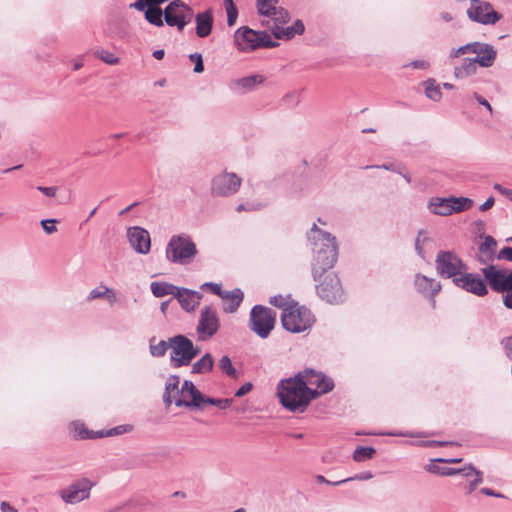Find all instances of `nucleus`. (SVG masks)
Returning a JSON list of instances; mask_svg holds the SVG:
<instances>
[{"instance_id": "nucleus-1", "label": "nucleus", "mask_w": 512, "mask_h": 512, "mask_svg": "<svg viewBox=\"0 0 512 512\" xmlns=\"http://www.w3.org/2000/svg\"><path fill=\"white\" fill-rule=\"evenodd\" d=\"M308 238L313 241L315 253L312 264L313 279L319 281L337 261L338 246L336 238L330 233L318 228L316 224H313Z\"/></svg>"}, {"instance_id": "nucleus-2", "label": "nucleus", "mask_w": 512, "mask_h": 512, "mask_svg": "<svg viewBox=\"0 0 512 512\" xmlns=\"http://www.w3.org/2000/svg\"><path fill=\"white\" fill-rule=\"evenodd\" d=\"M302 375L283 379L277 386V396L280 403L292 412H303L310 402L318 397V393L305 386Z\"/></svg>"}, {"instance_id": "nucleus-3", "label": "nucleus", "mask_w": 512, "mask_h": 512, "mask_svg": "<svg viewBox=\"0 0 512 512\" xmlns=\"http://www.w3.org/2000/svg\"><path fill=\"white\" fill-rule=\"evenodd\" d=\"M198 251L195 243L188 235H174L166 246V259L174 264H190Z\"/></svg>"}, {"instance_id": "nucleus-4", "label": "nucleus", "mask_w": 512, "mask_h": 512, "mask_svg": "<svg viewBox=\"0 0 512 512\" xmlns=\"http://www.w3.org/2000/svg\"><path fill=\"white\" fill-rule=\"evenodd\" d=\"M234 44L240 52H251L258 48H272L278 45L265 31H255L247 26L238 28L234 33Z\"/></svg>"}, {"instance_id": "nucleus-5", "label": "nucleus", "mask_w": 512, "mask_h": 512, "mask_svg": "<svg viewBox=\"0 0 512 512\" xmlns=\"http://www.w3.org/2000/svg\"><path fill=\"white\" fill-rule=\"evenodd\" d=\"M282 326L292 333H300L311 328L314 317L311 311L298 303L289 304L281 314Z\"/></svg>"}, {"instance_id": "nucleus-6", "label": "nucleus", "mask_w": 512, "mask_h": 512, "mask_svg": "<svg viewBox=\"0 0 512 512\" xmlns=\"http://www.w3.org/2000/svg\"><path fill=\"white\" fill-rule=\"evenodd\" d=\"M481 271L493 291L505 293L503 303L508 309H512V270L508 272L489 265Z\"/></svg>"}, {"instance_id": "nucleus-7", "label": "nucleus", "mask_w": 512, "mask_h": 512, "mask_svg": "<svg viewBox=\"0 0 512 512\" xmlns=\"http://www.w3.org/2000/svg\"><path fill=\"white\" fill-rule=\"evenodd\" d=\"M276 312L262 305H255L249 316L248 326L262 339L268 338L276 323Z\"/></svg>"}, {"instance_id": "nucleus-8", "label": "nucleus", "mask_w": 512, "mask_h": 512, "mask_svg": "<svg viewBox=\"0 0 512 512\" xmlns=\"http://www.w3.org/2000/svg\"><path fill=\"white\" fill-rule=\"evenodd\" d=\"M171 348V362L175 368L190 364L199 353L200 349L184 335H176L169 339Z\"/></svg>"}, {"instance_id": "nucleus-9", "label": "nucleus", "mask_w": 512, "mask_h": 512, "mask_svg": "<svg viewBox=\"0 0 512 512\" xmlns=\"http://www.w3.org/2000/svg\"><path fill=\"white\" fill-rule=\"evenodd\" d=\"M218 311L212 304L203 306L199 311L196 333L200 341H207L214 337L220 329Z\"/></svg>"}, {"instance_id": "nucleus-10", "label": "nucleus", "mask_w": 512, "mask_h": 512, "mask_svg": "<svg viewBox=\"0 0 512 512\" xmlns=\"http://www.w3.org/2000/svg\"><path fill=\"white\" fill-rule=\"evenodd\" d=\"M437 273L444 278H458L467 270L466 264L453 251L441 250L435 259Z\"/></svg>"}, {"instance_id": "nucleus-11", "label": "nucleus", "mask_w": 512, "mask_h": 512, "mask_svg": "<svg viewBox=\"0 0 512 512\" xmlns=\"http://www.w3.org/2000/svg\"><path fill=\"white\" fill-rule=\"evenodd\" d=\"M193 19V10L181 0L171 1L164 9V20L170 27L183 31Z\"/></svg>"}, {"instance_id": "nucleus-12", "label": "nucleus", "mask_w": 512, "mask_h": 512, "mask_svg": "<svg viewBox=\"0 0 512 512\" xmlns=\"http://www.w3.org/2000/svg\"><path fill=\"white\" fill-rule=\"evenodd\" d=\"M467 15L471 21L483 25H493L501 19V15L493 9L489 2L484 0H470Z\"/></svg>"}, {"instance_id": "nucleus-13", "label": "nucleus", "mask_w": 512, "mask_h": 512, "mask_svg": "<svg viewBox=\"0 0 512 512\" xmlns=\"http://www.w3.org/2000/svg\"><path fill=\"white\" fill-rule=\"evenodd\" d=\"M317 294L328 303H337L342 299L343 290L338 276L330 272L316 286Z\"/></svg>"}, {"instance_id": "nucleus-14", "label": "nucleus", "mask_w": 512, "mask_h": 512, "mask_svg": "<svg viewBox=\"0 0 512 512\" xmlns=\"http://www.w3.org/2000/svg\"><path fill=\"white\" fill-rule=\"evenodd\" d=\"M241 186V178L235 173L223 172L215 176L211 183V191L217 196L235 194Z\"/></svg>"}, {"instance_id": "nucleus-15", "label": "nucleus", "mask_w": 512, "mask_h": 512, "mask_svg": "<svg viewBox=\"0 0 512 512\" xmlns=\"http://www.w3.org/2000/svg\"><path fill=\"white\" fill-rule=\"evenodd\" d=\"M94 483L87 478L74 481L67 488L60 491V496L65 503L76 504L90 496V490Z\"/></svg>"}, {"instance_id": "nucleus-16", "label": "nucleus", "mask_w": 512, "mask_h": 512, "mask_svg": "<svg viewBox=\"0 0 512 512\" xmlns=\"http://www.w3.org/2000/svg\"><path fill=\"white\" fill-rule=\"evenodd\" d=\"M298 374L302 375V382L305 386L312 388L318 393V396L330 392L334 388L333 380L327 378L320 372H316L313 369H307Z\"/></svg>"}, {"instance_id": "nucleus-17", "label": "nucleus", "mask_w": 512, "mask_h": 512, "mask_svg": "<svg viewBox=\"0 0 512 512\" xmlns=\"http://www.w3.org/2000/svg\"><path fill=\"white\" fill-rule=\"evenodd\" d=\"M454 284L476 296L482 297L488 293L485 281L477 274L463 272L458 278H454Z\"/></svg>"}, {"instance_id": "nucleus-18", "label": "nucleus", "mask_w": 512, "mask_h": 512, "mask_svg": "<svg viewBox=\"0 0 512 512\" xmlns=\"http://www.w3.org/2000/svg\"><path fill=\"white\" fill-rule=\"evenodd\" d=\"M181 397H177V407L201 409L203 394L196 388L193 382L185 380L180 389Z\"/></svg>"}, {"instance_id": "nucleus-19", "label": "nucleus", "mask_w": 512, "mask_h": 512, "mask_svg": "<svg viewBox=\"0 0 512 512\" xmlns=\"http://www.w3.org/2000/svg\"><path fill=\"white\" fill-rule=\"evenodd\" d=\"M130 245L140 254H147L151 248L150 235L144 228L135 226L127 231Z\"/></svg>"}, {"instance_id": "nucleus-20", "label": "nucleus", "mask_w": 512, "mask_h": 512, "mask_svg": "<svg viewBox=\"0 0 512 512\" xmlns=\"http://www.w3.org/2000/svg\"><path fill=\"white\" fill-rule=\"evenodd\" d=\"M203 295L195 290L179 287L174 298L185 312H193L200 304Z\"/></svg>"}, {"instance_id": "nucleus-21", "label": "nucleus", "mask_w": 512, "mask_h": 512, "mask_svg": "<svg viewBox=\"0 0 512 512\" xmlns=\"http://www.w3.org/2000/svg\"><path fill=\"white\" fill-rule=\"evenodd\" d=\"M243 292L241 289L236 288L232 291H225L220 297L223 301L222 310L225 313H234L239 308L243 301Z\"/></svg>"}, {"instance_id": "nucleus-22", "label": "nucleus", "mask_w": 512, "mask_h": 512, "mask_svg": "<svg viewBox=\"0 0 512 512\" xmlns=\"http://www.w3.org/2000/svg\"><path fill=\"white\" fill-rule=\"evenodd\" d=\"M180 377L177 375H170L165 383V390L163 394V402L166 406H170L173 402L176 405L177 397H181L179 388Z\"/></svg>"}, {"instance_id": "nucleus-23", "label": "nucleus", "mask_w": 512, "mask_h": 512, "mask_svg": "<svg viewBox=\"0 0 512 512\" xmlns=\"http://www.w3.org/2000/svg\"><path fill=\"white\" fill-rule=\"evenodd\" d=\"M415 286L420 293L431 297H434L441 289L440 282L421 274L416 275Z\"/></svg>"}, {"instance_id": "nucleus-24", "label": "nucleus", "mask_w": 512, "mask_h": 512, "mask_svg": "<svg viewBox=\"0 0 512 512\" xmlns=\"http://www.w3.org/2000/svg\"><path fill=\"white\" fill-rule=\"evenodd\" d=\"M196 21V34L200 38H205L210 35L213 28V14L211 10H206L198 13L195 16Z\"/></svg>"}, {"instance_id": "nucleus-25", "label": "nucleus", "mask_w": 512, "mask_h": 512, "mask_svg": "<svg viewBox=\"0 0 512 512\" xmlns=\"http://www.w3.org/2000/svg\"><path fill=\"white\" fill-rule=\"evenodd\" d=\"M458 474L464 478H467L469 481L467 486V494H471L483 481L482 473L476 470L471 464L463 468H459Z\"/></svg>"}, {"instance_id": "nucleus-26", "label": "nucleus", "mask_w": 512, "mask_h": 512, "mask_svg": "<svg viewBox=\"0 0 512 512\" xmlns=\"http://www.w3.org/2000/svg\"><path fill=\"white\" fill-rule=\"evenodd\" d=\"M429 208L433 214L447 216L454 213L452 198H432L429 202Z\"/></svg>"}, {"instance_id": "nucleus-27", "label": "nucleus", "mask_w": 512, "mask_h": 512, "mask_svg": "<svg viewBox=\"0 0 512 512\" xmlns=\"http://www.w3.org/2000/svg\"><path fill=\"white\" fill-rule=\"evenodd\" d=\"M264 78L261 75H250L232 82V87L238 92H246L261 84Z\"/></svg>"}, {"instance_id": "nucleus-28", "label": "nucleus", "mask_w": 512, "mask_h": 512, "mask_svg": "<svg viewBox=\"0 0 512 512\" xmlns=\"http://www.w3.org/2000/svg\"><path fill=\"white\" fill-rule=\"evenodd\" d=\"M150 288L155 297L161 298L167 295L175 297L179 287L165 281H154L151 282Z\"/></svg>"}, {"instance_id": "nucleus-29", "label": "nucleus", "mask_w": 512, "mask_h": 512, "mask_svg": "<svg viewBox=\"0 0 512 512\" xmlns=\"http://www.w3.org/2000/svg\"><path fill=\"white\" fill-rule=\"evenodd\" d=\"M477 72V64L473 60V58H464L462 63L459 66H455L454 68V76L457 79H464L475 75Z\"/></svg>"}, {"instance_id": "nucleus-30", "label": "nucleus", "mask_w": 512, "mask_h": 512, "mask_svg": "<svg viewBox=\"0 0 512 512\" xmlns=\"http://www.w3.org/2000/svg\"><path fill=\"white\" fill-rule=\"evenodd\" d=\"M440 463H444L443 458H437V459L431 460V462L429 464H426L424 466V469L431 474H436V475H441V476H452V475L458 474L459 469L452 468V467H443V466L439 465Z\"/></svg>"}, {"instance_id": "nucleus-31", "label": "nucleus", "mask_w": 512, "mask_h": 512, "mask_svg": "<svg viewBox=\"0 0 512 512\" xmlns=\"http://www.w3.org/2000/svg\"><path fill=\"white\" fill-rule=\"evenodd\" d=\"M74 436L80 439H96L104 437V430L92 431L89 430L84 423L75 421L71 424Z\"/></svg>"}, {"instance_id": "nucleus-32", "label": "nucleus", "mask_w": 512, "mask_h": 512, "mask_svg": "<svg viewBox=\"0 0 512 512\" xmlns=\"http://www.w3.org/2000/svg\"><path fill=\"white\" fill-rule=\"evenodd\" d=\"M485 51L486 52H483L481 54H476V56L473 57V60L477 65L484 68H488L494 64L497 56V51L493 46L485 49Z\"/></svg>"}, {"instance_id": "nucleus-33", "label": "nucleus", "mask_w": 512, "mask_h": 512, "mask_svg": "<svg viewBox=\"0 0 512 512\" xmlns=\"http://www.w3.org/2000/svg\"><path fill=\"white\" fill-rule=\"evenodd\" d=\"M214 360L210 353H206L202 358L196 361L192 366V373L204 374L213 369Z\"/></svg>"}, {"instance_id": "nucleus-34", "label": "nucleus", "mask_w": 512, "mask_h": 512, "mask_svg": "<svg viewBox=\"0 0 512 512\" xmlns=\"http://www.w3.org/2000/svg\"><path fill=\"white\" fill-rule=\"evenodd\" d=\"M425 95L433 100V101H440L442 98V92L440 89V86L436 83L434 79H428L425 83Z\"/></svg>"}, {"instance_id": "nucleus-35", "label": "nucleus", "mask_w": 512, "mask_h": 512, "mask_svg": "<svg viewBox=\"0 0 512 512\" xmlns=\"http://www.w3.org/2000/svg\"><path fill=\"white\" fill-rule=\"evenodd\" d=\"M375 453L376 450L373 447L359 446L354 450L353 459L356 462H364L371 459Z\"/></svg>"}, {"instance_id": "nucleus-36", "label": "nucleus", "mask_w": 512, "mask_h": 512, "mask_svg": "<svg viewBox=\"0 0 512 512\" xmlns=\"http://www.w3.org/2000/svg\"><path fill=\"white\" fill-rule=\"evenodd\" d=\"M497 247V242L492 236H486L484 241L479 246V250L483 254H487L490 260L493 259L495 249Z\"/></svg>"}, {"instance_id": "nucleus-37", "label": "nucleus", "mask_w": 512, "mask_h": 512, "mask_svg": "<svg viewBox=\"0 0 512 512\" xmlns=\"http://www.w3.org/2000/svg\"><path fill=\"white\" fill-rule=\"evenodd\" d=\"M207 404L216 406L221 410H225L230 407V405L232 404V400L231 399H215V398H210V397L203 395V401H201V409H203L205 407V405H207Z\"/></svg>"}, {"instance_id": "nucleus-38", "label": "nucleus", "mask_w": 512, "mask_h": 512, "mask_svg": "<svg viewBox=\"0 0 512 512\" xmlns=\"http://www.w3.org/2000/svg\"><path fill=\"white\" fill-rule=\"evenodd\" d=\"M105 296L108 297L111 301H114L115 297H116V295L112 289H110L108 287H97L90 292L88 299L94 300V299L102 298Z\"/></svg>"}, {"instance_id": "nucleus-39", "label": "nucleus", "mask_w": 512, "mask_h": 512, "mask_svg": "<svg viewBox=\"0 0 512 512\" xmlns=\"http://www.w3.org/2000/svg\"><path fill=\"white\" fill-rule=\"evenodd\" d=\"M270 16H273L274 26L280 25L283 26L290 20V15L288 11L282 7H275L272 14Z\"/></svg>"}, {"instance_id": "nucleus-40", "label": "nucleus", "mask_w": 512, "mask_h": 512, "mask_svg": "<svg viewBox=\"0 0 512 512\" xmlns=\"http://www.w3.org/2000/svg\"><path fill=\"white\" fill-rule=\"evenodd\" d=\"M154 339L155 338L150 339L149 349H150L151 355L154 356V357H162V356H164L166 351H167V349L170 347L169 346V341L166 342L164 340H161L157 344H153Z\"/></svg>"}, {"instance_id": "nucleus-41", "label": "nucleus", "mask_w": 512, "mask_h": 512, "mask_svg": "<svg viewBox=\"0 0 512 512\" xmlns=\"http://www.w3.org/2000/svg\"><path fill=\"white\" fill-rule=\"evenodd\" d=\"M454 213L462 212L470 209L473 206V200L467 197H451Z\"/></svg>"}, {"instance_id": "nucleus-42", "label": "nucleus", "mask_w": 512, "mask_h": 512, "mask_svg": "<svg viewBox=\"0 0 512 512\" xmlns=\"http://www.w3.org/2000/svg\"><path fill=\"white\" fill-rule=\"evenodd\" d=\"M271 29H272L273 35L277 39H291L296 35L293 31L292 25L288 26V27L276 25V26L272 27Z\"/></svg>"}, {"instance_id": "nucleus-43", "label": "nucleus", "mask_w": 512, "mask_h": 512, "mask_svg": "<svg viewBox=\"0 0 512 512\" xmlns=\"http://www.w3.org/2000/svg\"><path fill=\"white\" fill-rule=\"evenodd\" d=\"M219 368L229 377L237 378V371L234 368L231 359L225 355L219 360Z\"/></svg>"}, {"instance_id": "nucleus-44", "label": "nucleus", "mask_w": 512, "mask_h": 512, "mask_svg": "<svg viewBox=\"0 0 512 512\" xmlns=\"http://www.w3.org/2000/svg\"><path fill=\"white\" fill-rule=\"evenodd\" d=\"M278 0H257L258 12L270 16L276 7Z\"/></svg>"}, {"instance_id": "nucleus-45", "label": "nucleus", "mask_w": 512, "mask_h": 512, "mask_svg": "<svg viewBox=\"0 0 512 512\" xmlns=\"http://www.w3.org/2000/svg\"><path fill=\"white\" fill-rule=\"evenodd\" d=\"M94 55L101 59L104 63L109 65H116L119 62V58L116 57L112 52L104 49L94 51Z\"/></svg>"}, {"instance_id": "nucleus-46", "label": "nucleus", "mask_w": 512, "mask_h": 512, "mask_svg": "<svg viewBox=\"0 0 512 512\" xmlns=\"http://www.w3.org/2000/svg\"><path fill=\"white\" fill-rule=\"evenodd\" d=\"M269 303L275 307L281 308L282 312L285 308H288L289 304L295 303L294 301L290 300V298H286L282 295H276L270 298Z\"/></svg>"}, {"instance_id": "nucleus-47", "label": "nucleus", "mask_w": 512, "mask_h": 512, "mask_svg": "<svg viewBox=\"0 0 512 512\" xmlns=\"http://www.w3.org/2000/svg\"><path fill=\"white\" fill-rule=\"evenodd\" d=\"M200 288L202 290H209L212 294L217 295L219 297H221L222 294L224 293V291H222L221 284L214 282H205L200 286Z\"/></svg>"}, {"instance_id": "nucleus-48", "label": "nucleus", "mask_w": 512, "mask_h": 512, "mask_svg": "<svg viewBox=\"0 0 512 512\" xmlns=\"http://www.w3.org/2000/svg\"><path fill=\"white\" fill-rule=\"evenodd\" d=\"M57 222H58L57 219H45V220H42L40 222V224H41L43 230L47 234H52L57 231V228L55 226V223H57Z\"/></svg>"}, {"instance_id": "nucleus-49", "label": "nucleus", "mask_w": 512, "mask_h": 512, "mask_svg": "<svg viewBox=\"0 0 512 512\" xmlns=\"http://www.w3.org/2000/svg\"><path fill=\"white\" fill-rule=\"evenodd\" d=\"M226 11H227V24H228V26H233L236 22L237 15H238L234 4L231 3V5H228L226 7Z\"/></svg>"}, {"instance_id": "nucleus-50", "label": "nucleus", "mask_w": 512, "mask_h": 512, "mask_svg": "<svg viewBox=\"0 0 512 512\" xmlns=\"http://www.w3.org/2000/svg\"><path fill=\"white\" fill-rule=\"evenodd\" d=\"M130 429H131V427L129 425H120V426L114 427L112 429H109L107 431H104V437L127 433L130 431Z\"/></svg>"}, {"instance_id": "nucleus-51", "label": "nucleus", "mask_w": 512, "mask_h": 512, "mask_svg": "<svg viewBox=\"0 0 512 512\" xmlns=\"http://www.w3.org/2000/svg\"><path fill=\"white\" fill-rule=\"evenodd\" d=\"M373 477V474L369 471H366V472H363V473H360L354 477H350V478H347V479H343V480H340V481H337L335 482L334 484L335 485H339V484H342V483H345V482H348V481H351V480H360V481H363V480H369Z\"/></svg>"}, {"instance_id": "nucleus-52", "label": "nucleus", "mask_w": 512, "mask_h": 512, "mask_svg": "<svg viewBox=\"0 0 512 512\" xmlns=\"http://www.w3.org/2000/svg\"><path fill=\"white\" fill-rule=\"evenodd\" d=\"M492 45L481 43V42H472L470 43V53L472 54H481L483 52H486L485 49L491 47Z\"/></svg>"}, {"instance_id": "nucleus-53", "label": "nucleus", "mask_w": 512, "mask_h": 512, "mask_svg": "<svg viewBox=\"0 0 512 512\" xmlns=\"http://www.w3.org/2000/svg\"><path fill=\"white\" fill-rule=\"evenodd\" d=\"M190 59L195 62L194 72L201 73L204 70L203 60L201 54H191Z\"/></svg>"}, {"instance_id": "nucleus-54", "label": "nucleus", "mask_w": 512, "mask_h": 512, "mask_svg": "<svg viewBox=\"0 0 512 512\" xmlns=\"http://www.w3.org/2000/svg\"><path fill=\"white\" fill-rule=\"evenodd\" d=\"M470 43L463 45L457 49H452L450 52L451 58H458L461 55L469 54L470 53Z\"/></svg>"}, {"instance_id": "nucleus-55", "label": "nucleus", "mask_w": 512, "mask_h": 512, "mask_svg": "<svg viewBox=\"0 0 512 512\" xmlns=\"http://www.w3.org/2000/svg\"><path fill=\"white\" fill-rule=\"evenodd\" d=\"M497 259L512 262V247L502 248L497 255Z\"/></svg>"}, {"instance_id": "nucleus-56", "label": "nucleus", "mask_w": 512, "mask_h": 512, "mask_svg": "<svg viewBox=\"0 0 512 512\" xmlns=\"http://www.w3.org/2000/svg\"><path fill=\"white\" fill-rule=\"evenodd\" d=\"M504 350H505V354L508 358H512V337H506L502 340L501 342Z\"/></svg>"}, {"instance_id": "nucleus-57", "label": "nucleus", "mask_w": 512, "mask_h": 512, "mask_svg": "<svg viewBox=\"0 0 512 512\" xmlns=\"http://www.w3.org/2000/svg\"><path fill=\"white\" fill-rule=\"evenodd\" d=\"M252 388H253L252 383L246 382L235 392V396L242 397V396L248 394L252 390Z\"/></svg>"}, {"instance_id": "nucleus-58", "label": "nucleus", "mask_w": 512, "mask_h": 512, "mask_svg": "<svg viewBox=\"0 0 512 512\" xmlns=\"http://www.w3.org/2000/svg\"><path fill=\"white\" fill-rule=\"evenodd\" d=\"M409 66L414 69L426 70L430 67V63L426 60H415L410 62Z\"/></svg>"}, {"instance_id": "nucleus-59", "label": "nucleus", "mask_w": 512, "mask_h": 512, "mask_svg": "<svg viewBox=\"0 0 512 512\" xmlns=\"http://www.w3.org/2000/svg\"><path fill=\"white\" fill-rule=\"evenodd\" d=\"M37 190L42 192L44 195H46L48 197H54L57 193V188L54 186H51V187L38 186Z\"/></svg>"}, {"instance_id": "nucleus-60", "label": "nucleus", "mask_w": 512, "mask_h": 512, "mask_svg": "<svg viewBox=\"0 0 512 512\" xmlns=\"http://www.w3.org/2000/svg\"><path fill=\"white\" fill-rule=\"evenodd\" d=\"M263 205H254V204H240L238 205L237 207V211L238 212H241V211H254V210H258L260 208H262Z\"/></svg>"}, {"instance_id": "nucleus-61", "label": "nucleus", "mask_w": 512, "mask_h": 512, "mask_svg": "<svg viewBox=\"0 0 512 512\" xmlns=\"http://www.w3.org/2000/svg\"><path fill=\"white\" fill-rule=\"evenodd\" d=\"M494 189L497 190L502 195L506 196L510 201H512V190L507 189L498 183L494 185Z\"/></svg>"}, {"instance_id": "nucleus-62", "label": "nucleus", "mask_w": 512, "mask_h": 512, "mask_svg": "<svg viewBox=\"0 0 512 512\" xmlns=\"http://www.w3.org/2000/svg\"><path fill=\"white\" fill-rule=\"evenodd\" d=\"M474 98L478 101V103L480 105L486 107V109L489 111L490 114H492V112H493L492 107H491L490 103L485 98H483L482 96H480L477 93H474Z\"/></svg>"}, {"instance_id": "nucleus-63", "label": "nucleus", "mask_w": 512, "mask_h": 512, "mask_svg": "<svg viewBox=\"0 0 512 512\" xmlns=\"http://www.w3.org/2000/svg\"><path fill=\"white\" fill-rule=\"evenodd\" d=\"M480 492L486 496H491V497H497V498H505V495L499 493V492H496L495 490L493 489H490V488H481L480 489Z\"/></svg>"}, {"instance_id": "nucleus-64", "label": "nucleus", "mask_w": 512, "mask_h": 512, "mask_svg": "<svg viewBox=\"0 0 512 512\" xmlns=\"http://www.w3.org/2000/svg\"><path fill=\"white\" fill-rule=\"evenodd\" d=\"M292 27H293V31L296 35H301L305 30L304 24L302 23L301 20L295 21V23L292 25Z\"/></svg>"}]
</instances>
